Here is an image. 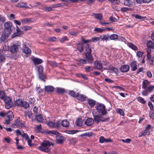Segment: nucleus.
<instances>
[{
    "mask_svg": "<svg viewBox=\"0 0 154 154\" xmlns=\"http://www.w3.org/2000/svg\"><path fill=\"white\" fill-rule=\"evenodd\" d=\"M54 145L53 143L48 140H44L42 143L38 147V149L40 150L46 152H50L49 147Z\"/></svg>",
    "mask_w": 154,
    "mask_h": 154,
    "instance_id": "nucleus-1",
    "label": "nucleus"
},
{
    "mask_svg": "<svg viewBox=\"0 0 154 154\" xmlns=\"http://www.w3.org/2000/svg\"><path fill=\"white\" fill-rule=\"evenodd\" d=\"M95 108L100 114L104 116L105 117L108 116H107V111L105 106L102 103L97 104L95 106Z\"/></svg>",
    "mask_w": 154,
    "mask_h": 154,
    "instance_id": "nucleus-2",
    "label": "nucleus"
},
{
    "mask_svg": "<svg viewBox=\"0 0 154 154\" xmlns=\"http://www.w3.org/2000/svg\"><path fill=\"white\" fill-rule=\"evenodd\" d=\"M45 123L47 125L51 128H58L60 125L61 120H58L57 122H55L53 120L49 119L48 118L46 119Z\"/></svg>",
    "mask_w": 154,
    "mask_h": 154,
    "instance_id": "nucleus-3",
    "label": "nucleus"
},
{
    "mask_svg": "<svg viewBox=\"0 0 154 154\" xmlns=\"http://www.w3.org/2000/svg\"><path fill=\"white\" fill-rule=\"evenodd\" d=\"M93 116L94 121L97 122H98L100 121L107 122L109 120V116L105 117L104 116H103L100 114V115L94 114Z\"/></svg>",
    "mask_w": 154,
    "mask_h": 154,
    "instance_id": "nucleus-4",
    "label": "nucleus"
},
{
    "mask_svg": "<svg viewBox=\"0 0 154 154\" xmlns=\"http://www.w3.org/2000/svg\"><path fill=\"white\" fill-rule=\"evenodd\" d=\"M12 126L14 128H23L25 127L24 122H21L20 118L17 117L15 122L12 124Z\"/></svg>",
    "mask_w": 154,
    "mask_h": 154,
    "instance_id": "nucleus-5",
    "label": "nucleus"
},
{
    "mask_svg": "<svg viewBox=\"0 0 154 154\" xmlns=\"http://www.w3.org/2000/svg\"><path fill=\"white\" fill-rule=\"evenodd\" d=\"M21 43L19 41H16L14 42L10 48V51L12 53H16L19 50V47Z\"/></svg>",
    "mask_w": 154,
    "mask_h": 154,
    "instance_id": "nucleus-6",
    "label": "nucleus"
},
{
    "mask_svg": "<svg viewBox=\"0 0 154 154\" xmlns=\"http://www.w3.org/2000/svg\"><path fill=\"white\" fill-rule=\"evenodd\" d=\"M151 126L150 125H148L147 126L146 129L139 134L140 137H141L145 135H149L150 134V130L151 128Z\"/></svg>",
    "mask_w": 154,
    "mask_h": 154,
    "instance_id": "nucleus-7",
    "label": "nucleus"
},
{
    "mask_svg": "<svg viewBox=\"0 0 154 154\" xmlns=\"http://www.w3.org/2000/svg\"><path fill=\"white\" fill-rule=\"evenodd\" d=\"M99 142L100 143H107L112 142V140L110 138L105 139L103 137L101 136L99 139Z\"/></svg>",
    "mask_w": 154,
    "mask_h": 154,
    "instance_id": "nucleus-8",
    "label": "nucleus"
},
{
    "mask_svg": "<svg viewBox=\"0 0 154 154\" xmlns=\"http://www.w3.org/2000/svg\"><path fill=\"white\" fill-rule=\"evenodd\" d=\"M130 65L132 70L133 71H135L138 68L139 64L137 63L136 61H133L131 63Z\"/></svg>",
    "mask_w": 154,
    "mask_h": 154,
    "instance_id": "nucleus-9",
    "label": "nucleus"
},
{
    "mask_svg": "<svg viewBox=\"0 0 154 154\" xmlns=\"http://www.w3.org/2000/svg\"><path fill=\"white\" fill-rule=\"evenodd\" d=\"M85 55L86 59L88 60V63H91L93 62L94 60L91 53H86Z\"/></svg>",
    "mask_w": 154,
    "mask_h": 154,
    "instance_id": "nucleus-10",
    "label": "nucleus"
},
{
    "mask_svg": "<svg viewBox=\"0 0 154 154\" xmlns=\"http://www.w3.org/2000/svg\"><path fill=\"white\" fill-rule=\"evenodd\" d=\"M129 66L127 65H124L121 66L120 71L123 72H128L129 70Z\"/></svg>",
    "mask_w": 154,
    "mask_h": 154,
    "instance_id": "nucleus-11",
    "label": "nucleus"
},
{
    "mask_svg": "<svg viewBox=\"0 0 154 154\" xmlns=\"http://www.w3.org/2000/svg\"><path fill=\"white\" fill-rule=\"evenodd\" d=\"M94 64L96 69L100 70L102 68V65L100 62L95 61L94 62Z\"/></svg>",
    "mask_w": 154,
    "mask_h": 154,
    "instance_id": "nucleus-12",
    "label": "nucleus"
},
{
    "mask_svg": "<svg viewBox=\"0 0 154 154\" xmlns=\"http://www.w3.org/2000/svg\"><path fill=\"white\" fill-rule=\"evenodd\" d=\"M12 23L10 21L6 22L5 23L4 26L5 29L11 30L12 27Z\"/></svg>",
    "mask_w": 154,
    "mask_h": 154,
    "instance_id": "nucleus-13",
    "label": "nucleus"
},
{
    "mask_svg": "<svg viewBox=\"0 0 154 154\" xmlns=\"http://www.w3.org/2000/svg\"><path fill=\"white\" fill-rule=\"evenodd\" d=\"M76 97L78 100L81 101L85 100L86 98V97L85 95L79 94V93L77 94Z\"/></svg>",
    "mask_w": 154,
    "mask_h": 154,
    "instance_id": "nucleus-14",
    "label": "nucleus"
},
{
    "mask_svg": "<svg viewBox=\"0 0 154 154\" xmlns=\"http://www.w3.org/2000/svg\"><path fill=\"white\" fill-rule=\"evenodd\" d=\"M133 0H124V4L125 5L131 6L133 5Z\"/></svg>",
    "mask_w": 154,
    "mask_h": 154,
    "instance_id": "nucleus-15",
    "label": "nucleus"
},
{
    "mask_svg": "<svg viewBox=\"0 0 154 154\" xmlns=\"http://www.w3.org/2000/svg\"><path fill=\"white\" fill-rule=\"evenodd\" d=\"M22 51L24 54L29 55L31 54V51L30 49L28 47L25 48H23Z\"/></svg>",
    "mask_w": 154,
    "mask_h": 154,
    "instance_id": "nucleus-16",
    "label": "nucleus"
},
{
    "mask_svg": "<svg viewBox=\"0 0 154 154\" xmlns=\"http://www.w3.org/2000/svg\"><path fill=\"white\" fill-rule=\"evenodd\" d=\"M93 121L92 118H88L85 122V124L88 126H90L92 125Z\"/></svg>",
    "mask_w": 154,
    "mask_h": 154,
    "instance_id": "nucleus-17",
    "label": "nucleus"
},
{
    "mask_svg": "<svg viewBox=\"0 0 154 154\" xmlns=\"http://www.w3.org/2000/svg\"><path fill=\"white\" fill-rule=\"evenodd\" d=\"M6 116L8 119L10 120H12L14 118V115L13 113L11 111H8L6 114Z\"/></svg>",
    "mask_w": 154,
    "mask_h": 154,
    "instance_id": "nucleus-18",
    "label": "nucleus"
},
{
    "mask_svg": "<svg viewBox=\"0 0 154 154\" xmlns=\"http://www.w3.org/2000/svg\"><path fill=\"white\" fill-rule=\"evenodd\" d=\"M32 61L35 64H38L42 62V60L37 58H34L32 59Z\"/></svg>",
    "mask_w": 154,
    "mask_h": 154,
    "instance_id": "nucleus-19",
    "label": "nucleus"
},
{
    "mask_svg": "<svg viewBox=\"0 0 154 154\" xmlns=\"http://www.w3.org/2000/svg\"><path fill=\"white\" fill-rule=\"evenodd\" d=\"M25 115L26 117L28 116L29 118L32 120H33V114L28 111H26L25 112Z\"/></svg>",
    "mask_w": 154,
    "mask_h": 154,
    "instance_id": "nucleus-20",
    "label": "nucleus"
},
{
    "mask_svg": "<svg viewBox=\"0 0 154 154\" xmlns=\"http://www.w3.org/2000/svg\"><path fill=\"white\" fill-rule=\"evenodd\" d=\"M45 133L46 134H53L54 135H57L58 134V132L56 131L52 130V131H45Z\"/></svg>",
    "mask_w": 154,
    "mask_h": 154,
    "instance_id": "nucleus-21",
    "label": "nucleus"
},
{
    "mask_svg": "<svg viewBox=\"0 0 154 154\" xmlns=\"http://www.w3.org/2000/svg\"><path fill=\"white\" fill-rule=\"evenodd\" d=\"M127 45L129 48L134 51H137L138 50V48L136 46L132 43H128Z\"/></svg>",
    "mask_w": 154,
    "mask_h": 154,
    "instance_id": "nucleus-22",
    "label": "nucleus"
},
{
    "mask_svg": "<svg viewBox=\"0 0 154 154\" xmlns=\"http://www.w3.org/2000/svg\"><path fill=\"white\" fill-rule=\"evenodd\" d=\"M64 137L63 136L58 137L56 140V142L59 144L62 143L64 140Z\"/></svg>",
    "mask_w": 154,
    "mask_h": 154,
    "instance_id": "nucleus-23",
    "label": "nucleus"
},
{
    "mask_svg": "<svg viewBox=\"0 0 154 154\" xmlns=\"http://www.w3.org/2000/svg\"><path fill=\"white\" fill-rule=\"evenodd\" d=\"M151 49L149 48H147L146 50L147 51V59L150 60L152 58V55L151 54Z\"/></svg>",
    "mask_w": 154,
    "mask_h": 154,
    "instance_id": "nucleus-24",
    "label": "nucleus"
},
{
    "mask_svg": "<svg viewBox=\"0 0 154 154\" xmlns=\"http://www.w3.org/2000/svg\"><path fill=\"white\" fill-rule=\"evenodd\" d=\"M17 6L19 8H23L25 7L26 8H28V7L26 5V3L23 2H20L18 3L17 5Z\"/></svg>",
    "mask_w": 154,
    "mask_h": 154,
    "instance_id": "nucleus-25",
    "label": "nucleus"
},
{
    "mask_svg": "<svg viewBox=\"0 0 154 154\" xmlns=\"http://www.w3.org/2000/svg\"><path fill=\"white\" fill-rule=\"evenodd\" d=\"M45 91L47 92H51L53 91L54 88L51 86H47L45 87Z\"/></svg>",
    "mask_w": 154,
    "mask_h": 154,
    "instance_id": "nucleus-26",
    "label": "nucleus"
},
{
    "mask_svg": "<svg viewBox=\"0 0 154 154\" xmlns=\"http://www.w3.org/2000/svg\"><path fill=\"white\" fill-rule=\"evenodd\" d=\"M35 119L38 122H42L43 120V119L41 115H36Z\"/></svg>",
    "mask_w": 154,
    "mask_h": 154,
    "instance_id": "nucleus-27",
    "label": "nucleus"
},
{
    "mask_svg": "<svg viewBox=\"0 0 154 154\" xmlns=\"http://www.w3.org/2000/svg\"><path fill=\"white\" fill-rule=\"evenodd\" d=\"M109 38L111 40H115L118 38L119 36L116 34H113L111 35Z\"/></svg>",
    "mask_w": 154,
    "mask_h": 154,
    "instance_id": "nucleus-28",
    "label": "nucleus"
},
{
    "mask_svg": "<svg viewBox=\"0 0 154 154\" xmlns=\"http://www.w3.org/2000/svg\"><path fill=\"white\" fill-rule=\"evenodd\" d=\"M29 104L28 102L26 101H23L22 105L21 106L22 107H23L25 109H27L29 107Z\"/></svg>",
    "mask_w": 154,
    "mask_h": 154,
    "instance_id": "nucleus-29",
    "label": "nucleus"
},
{
    "mask_svg": "<svg viewBox=\"0 0 154 154\" xmlns=\"http://www.w3.org/2000/svg\"><path fill=\"white\" fill-rule=\"evenodd\" d=\"M95 18L98 20L99 21L102 20V16L101 14H94Z\"/></svg>",
    "mask_w": 154,
    "mask_h": 154,
    "instance_id": "nucleus-30",
    "label": "nucleus"
},
{
    "mask_svg": "<svg viewBox=\"0 0 154 154\" xmlns=\"http://www.w3.org/2000/svg\"><path fill=\"white\" fill-rule=\"evenodd\" d=\"M21 21L23 24H26L30 22L31 21L28 18H24L21 20Z\"/></svg>",
    "mask_w": 154,
    "mask_h": 154,
    "instance_id": "nucleus-31",
    "label": "nucleus"
},
{
    "mask_svg": "<svg viewBox=\"0 0 154 154\" xmlns=\"http://www.w3.org/2000/svg\"><path fill=\"white\" fill-rule=\"evenodd\" d=\"M77 48L78 50L81 52H82L84 49L83 46L82 44L79 43L77 45Z\"/></svg>",
    "mask_w": 154,
    "mask_h": 154,
    "instance_id": "nucleus-32",
    "label": "nucleus"
},
{
    "mask_svg": "<svg viewBox=\"0 0 154 154\" xmlns=\"http://www.w3.org/2000/svg\"><path fill=\"white\" fill-rule=\"evenodd\" d=\"M100 39H101L102 41H106L109 39V36L106 35H103L100 36Z\"/></svg>",
    "mask_w": 154,
    "mask_h": 154,
    "instance_id": "nucleus-33",
    "label": "nucleus"
},
{
    "mask_svg": "<svg viewBox=\"0 0 154 154\" xmlns=\"http://www.w3.org/2000/svg\"><path fill=\"white\" fill-rule=\"evenodd\" d=\"M69 123L67 120H65L63 121L61 123V125L64 127H67L69 126Z\"/></svg>",
    "mask_w": 154,
    "mask_h": 154,
    "instance_id": "nucleus-34",
    "label": "nucleus"
},
{
    "mask_svg": "<svg viewBox=\"0 0 154 154\" xmlns=\"http://www.w3.org/2000/svg\"><path fill=\"white\" fill-rule=\"evenodd\" d=\"M147 47L149 48H154V43L151 41H148L147 43Z\"/></svg>",
    "mask_w": 154,
    "mask_h": 154,
    "instance_id": "nucleus-35",
    "label": "nucleus"
},
{
    "mask_svg": "<svg viewBox=\"0 0 154 154\" xmlns=\"http://www.w3.org/2000/svg\"><path fill=\"white\" fill-rule=\"evenodd\" d=\"M6 95L4 91H0V99L3 100L6 97Z\"/></svg>",
    "mask_w": 154,
    "mask_h": 154,
    "instance_id": "nucleus-36",
    "label": "nucleus"
},
{
    "mask_svg": "<svg viewBox=\"0 0 154 154\" xmlns=\"http://www.w3.org/2000/svg\"><path fill=\"white\" fill-rule=\"evenodd\" d=\"M137 100L140 103L145 104L146 103V101L144 99L140 97H139L137 98Z\"/></svg>",
    "mask_w": 154,
    "mask_h": 154,
    "instance_id": "nucleus-37",
    "label": "nucleus"
},
{
    "mask_svg": "<svg viewBox=\"0 0 154 154\" xmlns=\"http://www.w3.org/2000/svg\"><path fill=\"white\" fill-rule=\"evenodd\" d=\"M87 63V61L86 60L80 59L79 60L78 64L79 66H81L82 64H85Z\"/></svg>",
    "mask_w": 154,
    "mask_h": 154,
    "instance_id": "nucleus-38",
    "label": "nucleus"
},
{
    "mask_svg": "<svg viewBox=\"0 0 154 154\" xmlns=\"http://www.w3.org/2000/svg\"><path fill=\"white\" fill-rule=\"evenodd\" d=\"M35 131L37 133L40 132L41 130L42 127L41 125L36 126L34 128Z\"/></svg>",
    "mask_w": 154,
    "mask_h": 154,
    "instance_id": "nucleus-39",
    "label": "nucleus"
},
{
    "mask_svg": "<svg viewBox=\"0 0 154 154\" xmlns=\"http://www.w3.org/2000/svg\"><path fill=\"white\" fill-rule=\"evenodd\" d=\"M22 102L23 101L21 100H17L15 102V104L17 106L21 107Z\"/></svg>",
    "mask_w": 154,
    "mask_h": 154,
    "instance_id": "nucleus-40",
    "label": "nucleus"
},
{
    "mask_svg": "<svg viewBox=\"0 0 154 154\" xmlns=\"http://www.w3.org/2000/svg\"><path fill=\"white\" fill-rule=\"evenodd\" d=\"M85 49L87 52L86 53H91V47L89 45L87 44L86 45L85 47Z\"/></svg>",
    "mask_w": 154,
    "mask_h": 154,
    "instance_id": "nucleus-41",
    "label": "nucleus"
},
{
    "mask_svg": "<svg viewBox=\"0 0 154 154\" xmlns=\"http://www.w3.org/2000/svg\"><path fill=\"white\" fill-rule=\"evenodd\" d=\"M88 103L90 106L92 107L95 104V101L92 99L88 100Z\"/></svg>",
    "mask_w": 154,
    "mask_h": 154,
    "instance_id": "nucleus-42",
    "label": "nucleus"
},
{
    "mask_svg": "<svg viewBox=\"0 0 154 154\" xmlns=\"http://www.w3.org/2000/svg\"><path fill=\"white\" fill-rule=\"evenodd\" d=\"M100 37H94L92 38L91 39V42L95 43L97 42L100 41Z\"/></svg>",
    "mask_w": 154,
    "mask_h": 154,
    "instance_id": "nucleus-43",
    "label": "nucleus"
},
{
    "mask_svg": "<svg viewBox=\"0 0 154 154\" xmlns=\"http://www.w3.org/2000/svg\"><path fill=\"white\" fill-rule=\"evenodd\" d=\"M84 69L86 72H90L93 70V67L92 66H87Z\"/></svg>",
    "mask_w": 154,
    "mask_h": 154,
    "instance_id": "nucleus-44",
    "label": "nucleus"
},
{
    "mask_svg": "<svg viewBox=\"0 0 154 154\" xmlns=\"http://www.w3.org/2000/svg\"><path fill=\"white\" fill-rule=\"evenodd\" d=\"M149 85L148 82L146 81H144L143 82L142 88L144 89H146L148 87Z\"/></svg>",
    "mask_w": 154,
    "mask_h": 154,
    "instance_id": "nucleus-45",
    "label": "nucleus"
},
{
    "mask_svg": "<svg viewBox=\"0 0 154 154\" xmlns=\"http://www.w3.org/2000/svg\"><path fill=\"white\" fill-rule=\"evenodd\" d=\"M3 100L5 103H11V98L9 97H7L6 96V97Z\"/></svg>",
    "mask_w": 154,
    "mask_h": 154,
    "instance_id": "nucleus-46",
    "label": "nucleus"
},
{
    "mask_svg": "<svg viewBox=\"0 0 154 154\" xmlns=\"http://www.w3.org/2000/svg\"><path fill=\"white\" fill-rule=\"evenodd\" d=\"M134 16L135 18L139 19H143L146 18V17L141 16L138 14H134Z\"/></svg>",
    "mask_w": 154,
    "mask_h": 154,
    "instance_id": "nucleus-47",
    "label": "nucleus"
},
{
    "mask_svg": "<svg viewBox=\"0 0 154 154\" xmlns=\"http://www.w3.org/2000/svg\"><path fill=\"white\" fill-rule=\"evenodd\" d=\"M105 30V29H102L99 28H95L94 31L95 32H102L103 31Z\"/></svg>",
    "mask_w": 154,
    "mask_h": 154,
    "instance_id": "nucleus-48",
    "label": "nucleus"
},
{
    "mask_svg": "<svg viewBox=\"0 0 154 154\" xmlns=\"http://www.w3.org/2000/svg\"><path fill=\"white\" fill-rule=\"evenodd\" d=\"M56 91L57 92L59 93H62L65 92L64 89L59 88H56Z\"/></svg>",
    "mask_w": 154,
    "mask_h": 154,
    "instance_id": "nucleus-49",
    "label": "nucleus"
},
{
    "mask_svg": "<svg viewBox=\"0 0 154 154\" xmlns=\"http://www.w3.org/2000/svg\"><path fill=\"white\" fill-rule=\"evenodd\" d=\"M154 88V86L153 85H149L148 87L146 88L149 92L152 91Z\"/></svg>",
    "mask_w": 154,
    "mask_h": 154,
    "instance_id": "nucleus-50",
    "label": "nucleus"
},
{
    "mask_svg": "<svg viewBox=\"0 0 154 154\" xmlns=\"http://www.w3.org/2000/svg\"><path fill=\"white\" fill-rule=\"evenodd\" d=\"M75 124L77 126H81L82 125V122L79 119H78L76 120Z\"/></svg>",
    "mask_w": 154,
    "mask_h": 154,
    "instance_id": "nucleus-51",
    "label": "nucleus"
},
{
    "mask_svg": "<svg viewBox=\"0 0 154 154\" xmlns=\"http://www.w3.org/2000/svg\"><path fill=\"white\" fill-rule=\"evenodd\" d=\"M69 95L73 97H76L77 94H76L73 91H69Z\"/></svg>",
    "mask_w": 154,
    "mask_h": 154,
    "instance_id": "nucleus-52",
    "label": "nucleus"
},
{
    "mask_svg": "<svg viewBox=\"0 0 154 154\" xmlns=\"http://www.w3.org/2000/svg\"><path fill=\"white\" fill-rule=\"evenodd\" d=\"M116 112L117 113L122 116H124V113L123 111L121 109H117L116 110Z\"/></svg>",
    "mask_w": 154,
    "mask_h": 154,
    "instance_id": "nucleus-53",
    "label": "nucleus"
},
{
    "mask_svg": "<svg viewBox=\"0 0 154 154\" xmlns=\"http://www.w3.org/2000/svg\"><path fill=\"white\" fill-rule=\"evenodd\" d=\"M111 70L112 71V72H114L116 74H117L119 72V71L118 70V69L114 67H112L111 68Z\"/></svg>",
    "mask_w": 154,
    "mask_h": 154,
    "instance_id": "nucleus-54",
    "label": "nucleus"
},
{
    "mask_svg": "<svg viewBox=\"0 0 154 154\" xmlns=\"http://www.w3.org/2000/svg\"><path fill=\"white\" fill-rule=\"evenodd\" d=\"M7 36L5 34L3 33L0 38V40L2 41H4L6 38Z\"/></svg>",
    "mask_w": 154,
    "mask_h": 154,
    "instance_id": "nucleus-55",
    "label": "nucleus"
},
{
    "mask_svg": "<svg viewBox=\"0 0 154 154\" xmlns=\"http://www.w3.org/2000/svg\"><path fill=\"white\" fill-rule=\"evenodd\" d=\"M100 24L101 25L103 26L105 24H109V23L107 22H106L105 21H104V20H103V19H102V20H101L100 21Z\"/></svg>",
    "mask_w": 154,
    "mask_h": 154,
    "instance_id": "nucleus-56",
    "label": "nucleus"
},
{
    "mask_svg": "<svg viewBox=\"0 0 154 154\" xmlns=\"http://www.w3.org/2000/svg\"><path fill=\"white\" fill-rule=\"evenodd\" d=\"M39 76L40 79L44 80V79L45 78V77L44 75L43 74L42 72L39 73Z\"/></svg>",
    "mask_w": 154,
    "mask_h": 154,
    "instance_id": "nucleus-57",
    "label": "nucleus"
},
{
    "mask_svg": "<svg viewBox=\"0 0 154 154\" xmlns=\"http://www.w3.org/2000/svg\"><path fill=\"white\" fill-rule=\"evenodd\" d=\"M5 60V57L3 55H0V63L4 62Z\"/></svg>",
    "mask_w": 154,
    "mask_h": 154,
    "instance_id": "nucleus-58",
    "label": "nucleus"
},
{
    "mask_svg": "<svg viewBox=\"0 0 154 154\" xmlns=\"http://www.w3.org/2000/svg\"><path fill=\"white\" fill-rule=\"evenodd\" d=\"M22 136L26 140H27L29 139V137L26 133H23Z\"/></svg>",
    "mask_w": 154,
    "mask_h": 154,
    "instance_id": "nucleus-59",
    "label": "nucleus"
},
{
    "mask_svg": "<svg viewBox=\"0 0 154 154\" xmlns=\"http://www.w3.org/2000/svg\"><path fill=\"white\" fill-rule=\"evenodd\" d=\"M16 133L17 135H20L22 136L24 133L23 131H21L19 130H16Z\"/></svg>",
    "mask_w": 154,
    "mask_h": 154,
    "instance_id": "nucleus-60",
    "label": "nucleus"
},
{
    "mask_svg": "<svg viewBox=\"0 0 154 154\" xmlns=\"http://www.w3.org/2000/svg\"><path fill=\"white\" fill-rule=\"evenodd\" d=\"M67 40L68 39L66 37H64L60 38L59 40V41L63 43L64 42L67 41Z\"/></svg>",
    "mask_w": 154,
    "mask_h": 154,
    "instance_id": "nucleus-61",
    "label": "nucleus"
},
{
    "mask_svg": "<svg viewBox=\"0 0 154 154\" xmlns=\"http://www.w3.org/2000/svg\"><path fill=\"white\" fill-rule=\"evenodd\" d=\"M143 54V53L140 51H137V55L138 57H141Z\"/></svg>",
    "mask_w": 154,
    "mask_h": 154,
    "instance_id": "nucleus-62",
    "label": "nucleus"
},
{
    "mask_svg": "<svg viewBox=\"0 0 154 154\" xmlns=\"http://www.w3.org/2000/svg\"><path fill=\"white\" fill-rule=\"evenodd\" d=\"M121 10L122 11L126 12L127 11L130 10V9L127 7H123L121 8Z\"/></svg>",
    "mask_w": 154,
    "mask_h": 154,
    "instance_id": "nucleus-63",
    "label": "nucleus"
},
{
    "mask_svg": "<svg viewBox=\"0 0 154 154\" xmlns=\"http://www.w3.org/2000/svg\"><path fill=\"white\" fill-rule=\"evenodd\" d=\"M43 67L41 65H39L38 66V70L39 73L43 72Z\"/></svg>",
    "mask_w": 154,
    "mask_h": 154,
    "instance_id": "nucleus-64",
    "label": "nucleus"
}]
</instances>
